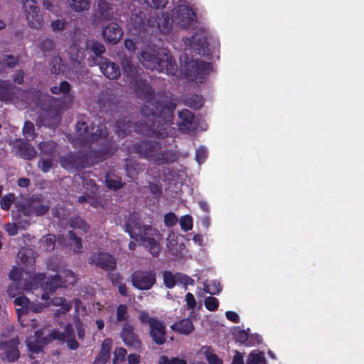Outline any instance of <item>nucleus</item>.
Segmentation results:
<instances>
[{"mask_svg":"<svg viewBox=\"0 0 364 364\" xmlns=\"http://www.w3.org/2000/svg\"><path fill=\"white\" fill-rule=\"evenodd\" d=\"M163 280L165 287L168 289H172L176 284L178 279L176 278V273L173 274L170 271H164L163 273Z\"/></svg>","mask_w":364,"mask_h":364,"instance_id":"nucleus-47","label":"nucleus"},{"mask_svg":"<svg viewBox=\"0 0 364 364\" xmlns=\"http://www.w3.org/2000/svg\"><path fill=\"white\" fill-rule=\"evenodd\" d=\"M50 336L53 341L57 340L64 343L67 338L75 336L73 325L71 323H68L64 328L63 332L54 329L50 332Z\"/></svg>","mask_w":364,"mask_h":364,"instance_id":"nucleus-30","label":"nucleus"},{"mask_svg":"<svg viewBox=\"0 0 364 364\" xmlns=\"http://www.w3.org/2000/svg\"><path fill=\"white\" fill-rule=\"evenodd\" d=\"M112 340L106 338L103 341L100 350L95 359V364H105L110 358Z\"/></svg>","mask_w":364,"mask_h":364,"instance_id":"nucleus-29","label":"nucleus"},{"mask_svg":"<svg viewBox=\"0 0 364 364\" xmlns=\"http://www.w3.org/2000/svg\"><path fill=\"white\" fill-rule=\"evenodd\" d=\"M21 88L13 85L9 80H0V101L11 103L17 98Z\"/></svg>","mask_w":364,"mask_h":364,"instance_id":"nucleus-22","label":"nucleus"},{"mask_svg":"<svg viewBox=\"0 0 364 364\" xmlns=\"http://www.w3.org/2000/svg\"><path fill=\"white\" fill-rule=\"evenodd\" d=\"M132 89L136 97L150 104L155 97V90L150 85L146 80L137 79L131 83Z\"/></svg>","mask_w":364,"mask_h":364,"instance_id":"nucleus-18","label":"nucleus"},{"mask_svg":"<svg viewBox=\"0 0 364 364\" xmlns=\"http://www.w3.org/2000/svg\"><path fill=\"white\" fill-rule=\"evenodd\" d=\"M19 340L14 338L0 342V358L7 360L10 363L15 362L20 357L18 350Z\"/></svg>","mask_w":364,"mask_h":364,"instance_id":"nucleus-15","label":"nucleus"},{"mask_svg":"<svg viewBox=\"0 0 364 364\" xmlns=\"http://www.w3.org/2000/svg\"><path fill=\"white\" fill-rule=\"evenodd\" d=\"M184 42L186 46H188L189 49L193 50L196 54L206 57L208 59L211 58L212 53L207 37L204 35L203 32L193 33L191 37L186 38Z\"/></svg>","mask_w":364,"mask_h":364,"instance_id":"nucleus-10","label":"nucleus"},{"mask_svg":"<svg viewBox=\"0 0 364 364\" xmlns=\"http://www.w3.org/2000/svg\"><path fill=\"white\" fill-rule=\"evenodd\" d=\"M69 225L71 228L79 229L84 233H86L90 228L87 223L78 215L71 217L69 220Z\"/></svg>","mask_w":364,"mask_h":364,"instance_id":"nucleus-39","label":"nucleus"},{"mask_svg":"<svg viewBox=\"0 0 364 364\" xmlns=\"http://www.w3.org/2000/svg\"><path fill=\"white\" fill-rule=\"evenodd\" d=\"M134 287L139 290H149L156 282V274L153 270H136L131 275Z\"/></svg>","mask_w":364,"mask_h":364,"instance_id":"nucleus-13","label":"nucleus"},{"mask_svg":"<svg viewBox=\"0 0 364 364\" xmlns=\"http://www.w3.org/2000/svg\"><path fill=\"white\" fill-rule=\"evenodd\" d=\"M116 149H112L110 144L100 146L97 150L89 149L80 151L82 159V168L92 166L112 156Z\"/></svg>","mask_w":364,"mask_h":364,"instance_id":"nucleus-8","label":"nucleus"},{"mask_svg":"<svg viewBox=\"0 0 364 364\" xmlns=\"http://www.w3.org/2000/svg\"><path fill=\"white\" fill-rule=\"evenodd\" d=\"M161 149V144L154 140H144L133 144L131 148L132 153L139 154L145 159H152L154 161L156 151Z\"/></svg>","mask_w":364,"mask_h":364,"instance_id":"nucleus-14","label":"nucleus"},{"mask_svg":"<svg viewBox=\"0 0 364 364\" xmlns=\"http://www.w3.org/2000/svg\"><path fill=\"white\" fill-rule=\"evenodd\" d=\"M62 166L67 169H80L82 168V159L80 151L70 153L60 158Z\"/></svg>","mask_w":364,"mask_h":364,"instance_id":"nucleus-27","label":"nucleus"},{"mask_svg":"<svg viewBox=\"0 0 364 364\" xmlns=\"http://www.w3.org/2000/svg\"><path fill=\"white\" fill-rule=\"evenodd\" d=\"M124 230L129 233L131 238L141 241L148 240L154 237V232L151 225H141L139 221L129 220L124 225Z\"/></svg>","mask_w":364,"mask_h":364,"instance_id":"nucleus-12","label":"nucleus"},{"mask_svg":"<svg viewBox=\"0 0 364 364\" xmlns=\"http://www.w3.org/2000/svg\"><path fill=\"white\" fill-rule=\"evenodd\" d=\"M86 49L91 50L92 52L96 55L95 58H102L101 55L105 52V48L104 45L97 41H87L86 43Z\"/></svg>","mask_w":364,"mask_h":364,"instance_id":"nucleus-40","label":"nucleus"},{"mask_svg":"<svg viewBox=\"0 0 364 364\" xmlns=\"http://www.w3.org/2000/svg\"><path fill=\"white\" fill-rule=\"evenodd\" d=\"M55 43L53 39L46 38L41 42L39 48L46 54V53L52 51L55 48Z\"/></svg>","mask_w":364,"mask_h":364,"instance_id":"nucleus-57","label":"nucleus"},{"mask_svg":"<svg viewBox=\"0 0 364 364\" xmlns=\"http://www.w3.org/2000/svg\"><path fill=\"white\" fill-rule=\"evenodd\" d=\"M222 286L220 282L217 281L211 282V284H208L207 282L203 283V291L211 295L218 294L222 291Z\"/></svg>","mask_w":364,"mask_h":364,"instance_id":"nucleus-45","label":"nucleus"},{"mask_svg":"<svg viewBox=\"0 0 364 364\" xmlns=\"http://www.w3.org/2000/svg\"><path fill=\"white\" fill-rule=\"evenodd\" d=\"M205 307L210 311H215L219 306L218 299L214 296H208L204 301Z\"/></svg>","mask_w":364,"mask_h":364,"instance_id":"nucleus-55","label":"nucleus"},{"mask_svg":"<svg viewBox=\"0 0 364 364\" xmlns=\"http://www.w3.org/2000/svg\"><path fill=\"white\" fill-rule=\"evenodd\" d=\"M49 210L50 203H44L41 196H32L19 206V210L26 216H43L47 214Z\"/></svg>","mask_w":364,"mask_h":364,"instance_id":"nucleus-7","label":"nucleus"},{"mask_svg":"<svg viewBox=\"0 0 364 364\" xmlns=\"http://www.w3.org/2000/svg\"><path fill=\"white\" fill-rule=\"evenodd\" d=\"M16 155L26 160H33L36 158L37 152L29 141L21 140L14 147Z\"/></svg>","mask_w":364,"mask_h":364,"instance_id":"nucleus-26","label":"nucleus"},{"mask_svg":"<svg viewBox=\"0 0 364 364\" xmlns=\"http://www.w3.org/2000/svg\"><path fill=\"white\" fill-rule=\"evenodd\" d=\"M53 341L50 336V332L44 336L43 330L35 331L34 335L30 336L26 339V345L31 352L33 353H39L45 346L50 343Z\"/></svg>","mask_w":364,"mask_h":364,"instance_id":"nucleus-17","label":"nucleus"},{"mask_svg":"<svg viewBox=\"0 0 364 364\" xmlns=\"http://www.w3.org/2000/svg\"><path fill=\"white\" fill-rule=\"evenodd\" d=\"M131 127V122L127 117H119L115 122V132L120 138L127 136Z\"/></svg>","mask_w":364,"mask_h":364,"instance_id":"nucleus-33","label":"nucleus"},{"mask_svg":"<svg viewBox=\"0 0 364 364\" xmlns=\"http://www.w3.org/2000/svg\"><path fill=\"white\" fill-rule=\"evenodd\" d=\"M105 184L108 189L112 191H117L124 187V183L122 181L119 176H116L115 178H112L109 175L105 176Z\"/></svg>","mask_w":364,"mask_h":364,"instance_id":"nucleus-43","label":"nucleus"},{"mask_svg":"<svg viewBox=\"0 0 364 364\" xmlns=\"http://www.w3.org/2000/svg\"><path fill=\"white\" fill-rule=\"evenodd\" d=\"M178 159L177 152L173 150H166L156 153L154 156V163L156 165L170 164L176 161Z\"/></svg>","mask_w":364,"mask_h":364,"instance_id":"nucleus-28","label":"nucleus"},{"mask_svg":"<svg viewBox=\"0 0 364 364\" xmlns=\"http://www.w3.org/2000/svg\"><path fill=\"white\" fill-rule=\"evenodd\" d=\"M127 355V350L124 348H118L115 350L114 353V358L113 363H117V362L123 361L125 360V356Z\"/></svg>","mask_w":364,"mask_h":364,"instance_id":"nucleus-63","label":"nucleus"},{"mask_svg":"<svg viewBox=\"0 0 364 364\" xmlns=\"http://www.w3.org/2000/svg\"><path fill=\"white\" fill-rule=\"evenodd\" d=\"M121 66L123 75L129 80L130 84L137 79L143 73V70L139 66L134 65L131 59L124 58L121 61Z\"/></svg>","mask_w":364,"mask_h":364,"instance_id":"nucleus-25","label":"nucleus"},{"mask_svg":"<svg viewBox=\"0 0 364 364\" xmlns=\"http://www.w3.org/2000/svg\"><path fill=\"white\" fill-rule=\"evenodd\" d=\"M41 242L44 250L50 252L54 250L55 245V238L54 235H48L43 237Z\"/></svg>","mask_w":364,"mask_h":364,"instance_id":"nucleus-51","label":"nucleus"},{"mask_svg":"<svg viewBox=\"0 0 364 364\" xmlns=\"http://www.w3.org/2000/svg\"><path fill=\"white\" fill-rule=\"evenodd\" d=\"M15 196L13 193H9L3 196L0 200L1 208L4 210H9L14 201Z\"/></svg>","mask_w":364,"mask_h":364,"instance_id":"nucleus-54","label":"nucleus"},{"mask_svg":"<svg viewBox=\"0 0 364 364\" xmlns=\"http://www.w3.org/2000/svg\"><path fill=\"white\" fill-rule=\"evenodd\" d=\"M68 53L70 55V59L72 60L76 61L79 63L83 59L82 52L80 51L79 45H77L76 43H73L69 47Z\"/></svg>","mask_w":364,"mask_h":364,"instance_id":"nucleus-48","label":"nucleus"},{"mask_svg":"<svg viewBox=\"0 0 364 364\" xmlns=\"http://www.w3.org/2000/svg\"><path fill=\"white\" fill-rule=\"evenodd\" d=\"M139 165L132 159L125 160V171L129 178H134L139 173Z\"/></svg>","mask_w":364,"mask_h":364,"instance_id":"nucleus-41","label":"nucleus"},{"mask_svg":"<svg viewBox=\"0 0 364 364\" xmlns=\"http://www.w3.org/2000/svg\"><path fill=\"white\" fill-rule=\"evenodd\" d=\"M23 134L26 138L33 140L36 137L35 127L31 121H26L23 127Z\"/></svg>","mask_w":364,"mask_h":364,"instance_id":"nucleus-52","label":"nucleus"},{"mask_svg":"<svg viewBox=\"0 0 364 364\" xmlns=\"http://www.w3.org/2000/svg\"><path fill=\"white\" fill-rule=\"evenodd\" d=\"M265 363V358L262 353H250L247 364H261Z\"/></svg>","mask_w":364,"mask_h":364,"instance_id":"nucleus-56","label":"nucleus"},{"mask_svg":"<svg viewBox=\"0 0 364 364\" xmlns=\"http://www.w3.org/2000/svg\"><path fill=\"white\" fill-rule=\"evenodd\" d=\"M18 63V58L12 55H4L0 57V73L5 68H13Z\"/></svg>","mask_w":364,"mask_h":364,"instance_id":"nucleus-38","label":"nucleus"},{"mask_svg":"<svg viewBox=\"0 0 364 364\" xmlns=\"http://www.w3.org/2000/svg\"><path fill=\"white\" fill-rule=\"evenodd\" d=\"M184 103L188 107L193 109H200L203 104V97L197 94H188L184 98Z\"/></svg>","mask_w":364,"mask_h":364,"instance_id":"nucleus-34","label":"nucleus"},{"mask_svg":"<svg viewBox=\"0 0 364 364\" xmlns=\"http://www.w3.org/2000/svg\"><path fill=\"white\" fill-rule=\"evenodd\" d=\"M117 16L114 6L107 0H98L94 14L95 20L99 22L109 21Z\"/></svg>","mask_w":364,"mask_h":364,"instance_id":"nucleus-19","label":"nucleus"},{"mask_svg":"<svg viewBox=\"0 0 364 364\" xmlns=\"http://www.w3.org/2000/svg\"><path fill=\"white\" fill-rule=\"evenodd\" d=\"M102 35L106 42L114 45L121 40L123 31L117 23L111 22L102 28Z\"/></svg>","mask_w":364,"mask_h":364,"instance_id":"nucleus-23","label":"nucleus"},{"mask_svg":"<svg viewBox=\"0 0 364 364\" xmlns=\"http://www.w3.org/2000/svg\"><path fill=\"white\" fill-rule=\"evenodd\" d=\"M70 85L68 81H63L59 86H53L50 87V92L54 95H67L70 91Z\"/></svg>","mask_w":364,"mask_h":364,"instance_id":"nucleus-50","label":"nucleus"},{"mask_svg":"<svg viewBox=\"0 0 364 364\" xmlns=\"http://www.w3.org/2000/svg\"><path fill=\"white\" fill-rule=\"evenodd\" d=\"M213 70L212 63L203 60H191L184 64V75L186 79L203 83Z\"/></svg>","mask_w":364,"mask_h":364,"instance_id":"nucleus-6","label":"nucleus"},{"mask_svg":"<svg viewBox=\"0 0 364 364\" xmlns=\"http://www.w3.org/2000/svg\"><path fill=\"white\" fill-rule=\"evenodd\" d=\"M207 156V149L204 147H200L196 150L195 158L197 162L200 164L205 161Z\"/></svg>","mask_w":364,"mask_h":364,"instance_id":"nucleus-64","label":"nucleus"},{"mask_svg":"<svg viewBox=\"0 0 364 364\" xmlns=\"http://www.w3.org/2000/svg\"><path fill=\"white\" fill-rule=\"evenodd\" d=\"M129 22L130 30L136 35H141L150 25V21L146 19L145 13L141 11L138 14H132Z\"/></svg>","mask_w":364,"mask_h":364,"instance_id":"nucleus-24","label":"nucleus"},{"mask_svg":"<svg viewBox=\"0 0 364 364\" xmlns=\"http://www.w3.org/2000/svg\"><path fill=\"white\" fill-rule=\"evenodd\" d=\"M172 328L181 334L188 335L193 331L194 327L192 321L186 318L176 323L172 326Z\"/></svg>","mask_w":364,"mask_h":364,"instance_id":"nucleus-35","label":"nucleus"},{"mask_svg":"<svg viewBox=\"0 0 364 364\" xmlns=\"http://www.w3.org/2000/svg\"><path fill=\"white\" fill-rule=\"evenodd\" d=\"M74 325L77 331L78 338L80 341H83L85 336V325L79 316L74 318Z\"/></svg>","mask_w":364,"mask_h":364,"instance_id":"nucleus-53","label":"nucleus"},{"mask_svg":"<svg viewBox=\"0 0 364 364\" xmlns=\"http://www.w3.org/2000/svg\"><path fill=\"white\" fill-rule=\"evenodd\" d=\"M138 318L141 324L149 326V336L157 345H163L166 341V328L165 323L156 317L150 316L145 311L139 313Z\"/></svg>","mask_w":364,"mask_h":364,"instance_id":"nucleus-5","label":"nucleus"},{"mask_svg":"<svg viewBox=\"0 0 364 364\" xmlns=\"http://www.w3.org/2000/svg\"><path fill=\"white\" fill-rule=\"evenodd\" d=\"M58 147V144L53 141H42L38 148L42 154L48 156H54Z\"/></svg>","mask_w":364,"mask_h":364,"instance_id":"nucleus-36","label":"nucleus"},{"mask_svg":"<svg viewBox=\"0 0 364 364\" xmlns=\"http://www.w3.org/2000/svg\"><path fill=\"white\" fill-rule=\"evenodd\" d=\"M171 16L178 26L188 29L197 22L196 14L188 5H179L172 10Z\"/></svg>","mask_w":364,"mask_h":364,"instance_id":"nucleus-9","label":"nucleus"},{"mask_svg":"<svg viewBox=\"0 0 364 364\" xmlns=\"http://www.w3.org/2000/svg\"><path fill=\"white\" fill-rule=\"evenodd\" d=\"M120 337L124 343L130 348L140 350L142 347V342L138 335L134 331V328L128 323H125L120 333Z\"/></svg>","mask_w":364,"mask_h":364,"instance_id":"nucleus-20","label":"nucleus"},{"mask_svg":"<svg viewBox=\"0 0 364 364\" xmlns=\"http://www.w3.org/2000/svg\"><path fill=\"white\" fill-rule=\"evenodd\" d=\"M69 238L73 242L75 245L74 251L77 253L80 252L82 248V240L77 237L73 230H69L68 232Z\"/></svg>","mask_w":364,"mask_h":364,"instance_id":"nucleus-58","label":"nucleus"},{"mask_svg":"<svg viewBox=\"0 0 364 364\" xmlns=\"http://www.w3.org/2000/svg\"><path fill=\"white\" fill-rule=\"evenodd\" d=\"M88 262L107 272H111L117 267V261L114 257L105 252L92 253L88 259Z\"/></svg>","mask_w":364,"mask_h":364,"instance_id":"nucleus-16","label":"nucleus"},{"mask_svg":"<svg viewBox=\"0 0 364 364\" xmlns=\"http://www.w3.org/2000/svg\"><path fill=\"white\" fill-rule=\"evenodd\" d=\"M144 245L149 252L154 257H158L160 253V246L154 237L143 241Z\"/></svg>","mask_w":364,"mask_h":364,"instance_id":"nucleus-42","label":"nucleus"},{"mask_svg":"<svg viewBox=\"0 0 364 364\" xmlns=\"http://www.w3.org/2000/svg\"><path fill=\"white\" fill-rule=\"evenodd\" d=\"M180 225L184 231L191 230L193 228V218L188 215H183L180 219Z\"/></svg>","mask_w":364,"mask_h":364,"instance_id":"nucleus-60","label":"nucleus"},{"mask_svg":"<svg viewBox=\"0 0 364 364\" xmlns=\"http://www.w3.org/2000/svg\"><path fill=\"white\" fill-rule=\"evenodd\" d=\"M249 328L247 331L241 330L240 327H236L232 331V336L236 342L244 344L246 346H255V343L252 338L249 337Z\"/></svg>","mask_w":364,"mask_h":364,"instance_id":"nucleus-32","label":"nucleus"},{"mask_svg":"<svg viewBox=\"0 0 364 364\" xmlns=\"http://www.w3.org/2000/svg\"><path fill=\"white\" fill-rule=\"evenodd\" d=\"M128 318L127 306L126 304H119L116 309V323L123 321L127 323Z\"/></svg>","mask_w":364,"mask_h":364,"instance_id":"nucleus-49","label":"nucleus"},{"mask_svg":"<svg viewBox=\"0 0 364 364\" xmlns=\"http://www.w3.org/2000/svg\"><path fill=\"white\" fill-rule=\"evenodd\" d=\"M93 64L97 65L104 74V75L111 80L117 79L120 76V69L119 65L110 61L107 58H93Z\"/></svg>","mask_w":364,"mask_h":364,"instance_id":"nucleus-21","label":"nucleus"},{"mask_svg":"<svg viewBox=\"0 0 364 364\" xmlns=\"http://www.w3.org/2000/svg\"><path fill=\"white\" fill-rule=\"evenodd\" d=\"M38 166L43 173H48L53 168V161L51 159H41Z\"/></svg>","mask_w":364,"mask_h":364,"instance_id":"nucleus-62","label":"nucleus"},{"mask_svg":"<svg viewBox=\"0 0 364 364\" xmlns=\"http://www.w3.org/2000/svg\"><path fill=\"white\" fill-rule=\"evenodd\" d=\"M22 1L28 26L31 28L41 29L43 26L44 20L37 2L35 0H22Z\"/></svg>","mask_w":364,"mask_h":364,"instance_id":"nucleus-11","label":"nucleus"},{"mask_svg":"<svg viewBox=\"0 0 364 364\" xmlns=\"http://www.w3.org/2000/svg\"><path fill=\"white\" fill-rule=\"evenodd\" d=\"M49 66L53 74H59L63 68L62 59L58 55L53 56L49 63Z\"/></svg>","mask_w":364,"mask_h":364,"instance_id":"nucleus-46","label":"nucleus"},{"mask_svg":"<svg viewBox=\"0 0 364 364\" xmlns=\"http://www.w3.org/2000/svg\"><path fill=\"white\" fill-rule=\"evenodd\" d=\"M176 278L178 279L177 282H179L180 284L186 285H186L193 286L195 284V281L193 279L191 278L190 277H188V275H186L185 274L181 273V272L176 273Z\"/></svg>","mask_w":364,"mask_h":364,"instance_id":"nucleus-61","label":"nucleus"},{"mask_svg":"<svg viewBox=\"0 0 364 364\" xmlns=\"http://www.w3.org/2000/svg\"><path fill=\"white\" fill-rule=\"evenodd\" d=\"M141 60L142 65L151 70H156L168 75H176L178 72L176 60L170 53L160 54L144 50L141 53Z\"/></svg>","mask_w":364,"mask_h":364,"instance_id":"nucleus-4","label":"nucleus"},{"mask_svg":"<svg viewBox=\"0 0 364 364\" xmlns=\"http://www.w3.org/2000/svg\"><path fill=\"white\" fill-rule=\"evenodd\" d=\"M176 104L154 101L141 107L142 118L135 124L134 131L140 134L158 138H166L168 129L173 119V112Z\"/></svg>","mask_w":364,"mask_h":364,"instance_id":"nucleus-1","label":"nucleus"},{"mask_svg":"<svg viewBox=\"0 0 364 364\" xmlns=\"http://www.w3.org/2000/svg\"><path fill=\"white\" fill-rule=\"evenodd\" d=\"M178 117L181 119V122L178 125L179 128H181L182 126H186V124H190L192 123L194 118V114L188 109H183L178 112Z\"/></svg>","mask_w":364,"mask_h":364,"instance_id":"nucleus-44","label":"nucleus"},{"mask_svg":"<svg viewBox=\"0 0 364 364\" xmlns=\"http://www.w3.org/2000/svg\"><path fill=\"white\" fill-rule=\"evenodd\" d=\"M159 364H187V362L185 359L180 358L178 357L172 358L169 359L166 355H162L160 357Z\"/></svg>","mask_w":364,"mask_h":364,"instance_id":"nucleus-59","label":"nucleus"},{"mask_svg":"<svg viewBox=\"0 0 364 364\" xmlns=\"http://www.w3.org/2000/svg\"><path fill=\"white\" fill-rule=\"evenodd\" d=\"M70 7L77 13L89 10L90 0H68Z\"/></svg>","mask_w":364,"mask_h":364,"instance_id":"nucleus-37","label":"nucleus"},{"mask_svg":"<svg viewBox=\"0 0 364 364\" xmlns=\"http://www.w3.org/2000/svg\"><path fill=\"white\" fill-rule=\"evenodd\" d=\"M46 277V273L35 274L29 278V288L37 289L41 286L44 290L42 294L43 299L49 298L48 293H54L58 288H67L69 285H74L76 283V276L73 272L67 269L61 274H56L48 278V280L43 283Z\"/></svg>","mask_w":364,"mask_h":364,"instance_id":"nucleus-3","label":"nucleus"},{"mask_svg":"<svg viewBox=\"0 0 364 364\" xmlns=\"http://www.w3.org/2000/svg\"><path fill=\"white\" fill-rule=\"evenodd\" d=\"M75 129L77 137L73 141L75 146L95 144L100 146H104L105 144L109 143L112 149H117L112 137L109 136L105 124L100 123L96 126L92 124L89 127L87 122L79 121L75 124Z\"/></svg>","mask_w":364,"mask_h":364,"instance_id":"nucleus-2","label":"nucleus"},{"mask_svg":"<svg viewBox=\"0 0 364 364\" xmlns=\"http://www.w3.org/2000/svg\"><path fill=\"white\" fill-rule=\"evenodd\" d=\"M173 18H171L169 14H164L161 16H157L156 19V29L163 34L168 33L172 28Z\"/></svg>","mask_w":364,"mask_h":364,"instance_id":"nucleus-31","label":"nucleus"}]
</instances>
